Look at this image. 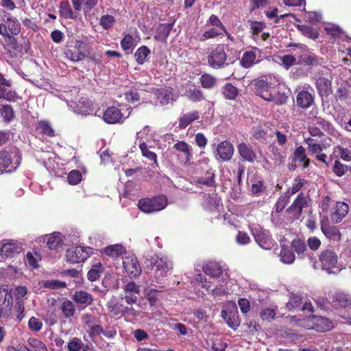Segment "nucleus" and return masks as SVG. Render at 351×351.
<instances>
[{"label": "nucleus", "instance_id": "obj_39", "mask_svg": "<svg viewBox=\"0 0 351 351\" xmlns=\"http://www.w3.org/2000/svg\"><path fill=\"white\" fill-rule=\"evenodd\" d=\"M221 93L225 99L234 100L239 95V90L231 83L228 82L222 87Z\"/></svg>", "mask_w": 351, "mask_h": 351}, {"label": "nucleus", "instance_id": "obj_64", "mask_svg": "<svg viewBox=\"0 0 351 351\" xmlns=\"http://www.w3.org/2000/svg\"><path fill=\"white\" fill-rule=\"evenodd\" d=\"M335 152H338L341 158L346 161L351 160V151L348 148H344L340 145H337L334 149Z\"/></svg>", "mask_w": 351, "mask_h": 351}, {"label": "nucleus", "instance_id": "obj_60", "mask_svg": "<svg viewBox=\"0 0 351 351\" xmlns=\"http://www.w3.org/2000/svg\"><path fill=\"white\" fill-rule=\"evenodd\" d=\"M115 23V19L113 16L109 14L103 15L99 21L100 25L104 29H108Z\"/></svg>", "mask_w": 351, "mask_h": 351}, {"label": "nucleus", "instance_id": "obj_20", "mask_svg": "<svg viewBox=\"0 0 351 351\" xmlns=\"http://www.w3.org/2000/svg\"><path fill=\"white\" fill-rule=\"evenodd\" d=\"M308 319L313 324L308 328H312L319 332H327L333 328L332 322L324 316L313 315L308 317Z\"/></svg>", "mask_w": 351, "mask_h": 351}, {"label": "nucleus", "instance_id": "obj_15", "mask_svg": "<svg viewBox=\"0 0 351 351\" xmlns=\"http://www.w3.org/2000/svg\"><path fill=\"white\" fill-rule=\"evenodd\" d=\"M252 84L255 94L265 101H268L274 90L272 84L263 80H256Z\"/></svg>", "mask_w": 351, "mask_h": 351}, {"label": "nucleus", "instance_id": "obj_40", "mask_svg": "<svg viewBox=\"0 0 351 351\" xmlns=\"http://www.w3.org/2000/svg\"><path fill=\"white\" fill-rule=\"evenodd\" d=\"M60 309L61 310L64 317L66 319L73 317L75 313V306L69 300L63 301L60 304Z\"/></svg>", "mask_w": 351, "mask_h": 351}, {"label": "nucleus", "instance_id": "obj_57", "mask_svg": "<svg viewBox=\"0 0 351 351\" xmlns=\"http://www.w3.org/2000/svg\"><path fill=\"white\" fill-rule=\"evenodd\" d=\"M302 304L301 296L297 294H292L289 302L287 303V308L289 310L300 308Z\"/></svg>", "mask_w": 351, "mask_h": 351}, {"label": "nucleus", "instance_id": "obj_11", "mask_svg": "<svg viewBox=\"0 0 351 351\" xmlns=\"http://www.w3.org/2000/svg\"><path fill=\"white\" fill-rule=\"evenodd\" d=\"M85 46V43L77 40L73 41V45H67L64 52L66 58L73 62L83 60L85 58V54L82 50L84 49Z\"/></svg>", "mask_w": 351, "mask_h": 351}, {"label": "nucleus", "instance_id": "obj_59", "mask_svg": "<svg viewBox=\"0 0 351 351\" xmlns=\"http://www.w3.org/2000/svg\"><path fill=\"white\" fill-rule=\"evenodd\" d=\"M27 343L34 351H48L45 344L37 339L29 338Z\"/></svg>", "mask_w": 351, "mask_h": 351}, {"label": "nucleus", "instance_id": "obj_46", "mask_svg": "<svg viewBox=\"0 0 351 351\" xmlns=\"http://www.w3.org/2000/svg\"><path fill=\"white\" fill-rule=\"evenodd\" d=\"M151 53L150 49L147 46L140 47L134 53V58L138 64H143L145 62L146 58Z\"/></svg>", "mask_w": 351, "mask_h": 351}, {"label": "nucleus", "instance_id": "obj_18", "mask_svg": "<svg viewBox=\"0 0 351 351\" xmlns=\"http://www.w3.org/2000/svg\"><path fill=\"white\" fill-rule=\"evenodd\" d=\"M332 306L336 310L348 309V312L351 311V298L343 292H337L331 300Z\"/></svg>", "mask_w": 351, "mask_h": 351}, {"label": "nucleus", "instance_id": "obj_62", "mask_svg": "<svg viewBox=\"0 0 351 351\" xmlns=\"http://www.w3.org/2000/svg\"><path fill=\"white\" fill-rule=\"evenodd\" d=\"M281 64L286 69L296 64V58L293 55H285L280 57Z\"/></svg>", "mask_w": 351, "mask_h": 351}, {"label": "nucleus", "instance_id": "obj_4", "mask_svg": "<svg viewBox=\"0 0 351 351\" xmlns=\"http://www.w3.org/2000/svg\"><path fill=\"white\" fill-rule=\"evenodd\" d=\"M167 205V200L165 195H157L152 198H143L138 202L141 210L145 213L160 211Z\"/></svg>", "mask_w": 351, "mask_h": 351}, {"label": "nucleus", "instance_id": "obj_1", "mask_svg": "<svg viewBox=\"0 0 351 351\" xmlns=\"http://www.w3.org/2000/svg\"><path fill=\"white\" fill-rule=\"evenodd\" d=\"M106 307L112 316L119 318L124 317L132 322L137 320L141 314V311L126 304L124 298L121 297L117 300L109 301L106 304Z\"/></svg>", "mask_w": 351, "mask_h": 351}, {"label": "nucleus", "instance_id": "obj_31", "mask_svg": "<svg viewBox=\"0 0 351 351\" xmlns=\"http://www.w3.org/2000/svg\"><path fill=\"white\" fill-rule=\"evenodd\" d=\"M199 112L197 110L184 114L179 119L178 128L180 130L185 129L193 121L199 119Z\"/></svg>", "mask_w": 351, "mask_h": 351}, {"label": "nucleus", "instance_id": "obj_24", "mask_svg": "<svg viewBox=\"0 0 351 351\" xmlns=\"http://www.w3.org/2000/svg\"><path fill=\"white\" fill-rule=\"evenodd\" d=\"M296 102L299 107L303 109H307L314 104L315 95L313 93H311L307 90H303L298 93Z\"/></svg>", "mask_w": 351, "mask_h": 351}, {"label": "nucleus", "instance_id": "obj_13", "mask_svg": "<svg viewBox=\"0 0 351 351\" xmlns=\"http://www.w3.org/2000/svg\"><path fill=\"white\" fill-rule=\"evenodd\" d=\"M260 54L261 50L257 47H253L252 50L244 51L239 60L241 66L245 69H249L261 61Z\"/></svg>", "mask_w": 351, "mask_h": 351}, {"label": "nucleus", "instance_id": "obj_54", "mask_svg": "<svg viewBox=\"0 0 351 351\" xmlns=\"http://www.w3.org/2000/svg\"><path fill=\"white\" fill-rule=\"evenodd\" d=\"M187 97L193 102H198L205 99L202 90L196 88L188 90Z\"/></svg>", "mask_w": 351, "mask_h": 351}, {"label": "nucleus", "instance_id": "obj_61", "mask_svg": "<svg viewBox=\"0 0 351 351\" xmlns=\"http://www.w3.org/2000/svg\"><path fill=\"white\" fill-rule=\"evenodd\" d=\"M82 178V175L79 170H72L67 176L68 182L72 185L79 184Z\"/></svg>", "mask_w": 351, "mask_h": 351}, {"label": "nucleus", "instance_id": "obj_50", "mask_svg": "<svg viewBox=\"0 0 351 351\" xmlns=\"http://www.w3.org/2000/svg\"><path fill=\"white\" fill-rule=\"evenodd\" d=\"M288 97L285 93L278 91L276 93L274 89L267 101L274 102L276 105H283L287 103Z\"/></svg>", "mask_w": 351, "mask_h": 351}, {"label": "nucleus", "instance_id": "obj_43", "mask_svg": "<svg viewBox=\"0 0 351 351\" xmlns=\"http://www.w3.org/2000/svg\"><path fill=\"white\" fill-rule=\"evenodd\" d=\"M199 83L202 88L210 89L217 84V79L208 73H204L199 78Z\"/></svg>", "mask_w": 351, "mask_h": 351}, {"label": "nucleus", "instance_id": "obj_23", "mask_svg": "<svg viewBox=\"0 0 351 351\" xmlns=\"http://www.w3.org/2000/svg\"><path fill=\"white\" fill-rule=\"evenodd\" d=\"M217 152L221 160H230L234 154L233 145L227 140L221 141L217 147Z\"/></svg>", "mask_w": 351, "mask_h": 351}, {"label": "nucleus", "instance_id": "obj_63", "mask_svg": "<svg viewBox=\"0 0 351 351\" xmlns=\"http://www.w3.org/2000/svg\"><path fill=\"white\" fill-rule=\"evenodd\" d=\"M83 346L82 340L77 337L70 339L67 345L68 351H80Z\"/></svg>", "mask_w": 351, "mask_h": 351}, {"label": "nucleus", "instance_id": "obj_48", "mask_svg": "<svg viewBox=\"0 0 351 351\" xmlns=\"http://www.w3.org/2000/svg\"><path fill=\"white\" fill-rule=\"evenodd\" d=\"M37 130L40 131V133L47 136L49 137L55 136V131L52 128L51 125L48 121H40L38 123Z\"/></svg>", "mask_w": 351, "mask_h": 351}, {"label": "nucleus", "instance_id": "obj_26", "mask_svg": "<svg viewBox=\"0 0 351 351\" xmlns=\"http://www.w3.org/2000/svg\"><path fill=\"white\" fill-rule=\"evenodd\" d=\"M349 211V206L344 202H337L334 210L330 214V219L332 221L338 223L342 221L343 217Z\"/></svg>", "mask_w": 351, "mask_h": 351}, {"label": "nucleus", "instance_id": "obj_14", "mask_svg": "<svg viewBox=\"0 0 351 351\" xmlns=\"http://www.w3.org/2000/svg\"><path fill=\"white\" fill-rule=\"evenodd\" d=\"M315 79V85L319 96L322 98L329 96L332 92V79L317 75Z\"/></svg>", "mask_w": 351, "mask_h": 351}, {"label": "nucleus", "instance_id": "obj_41", "mask_svg": "<svg viewBox=\"0 0 351 351\" xmlns=\"http://www.w3.org/2000/svg\"><path fill=\"white\" fill-rule=\"evenodd\" d=\"M297 28L302 35L312 40H315L319 36V32L311 26L306 25H298Z\"/></svg>", "mask_w": 351, "mask_h": 351}, {"label": "nucleus", "instance_id": "obj_27", "mask_svg": "<svg viewBox=\"0 0 351 351\" xmlns=\"http://www.w3.org/2000/svg\"><path fill=\"white\" fill-rule=\"evenodd\" d=\"M71 2L75 11L89 12L97 5L98 0H71Z\"/></svg>", "mask_w": 351, "mask_h": 351}, {"label": "nucleus", "instance_id": "obj_8", "mask_svg": "<svg viewBox=\"0 0 351 351\" xmlns=\"http://www.w3.org/2000/svg\"><path fill=\"white\" fill-rule=\"evenodd\" d=\"M227 60V54L223 44L217 45L208 53L207 61L208 65L213 69H219L223 66Z\"/></svg>", "mask_w": 351, "mask_h": 351}, {"label": "nucleus", "instance_id": "obj_32", "mask_svg": "<svg viewBox=\"0 0 351 351\" xmlns=\"http://www.w3.org/2000/svg\"><path fill=\"white\" fill-rule=\"evenodd\" d=\"M324 31L328 36L333 38L332 42L336 40H346L348 37L339 27L334 25L325 27Z\"/></svg>", "mask_w": 351, "mask_h": 351}, {"label": "nucleus", "instance_id": "obj_45", "mask_svg": "<svg viewBox=\"0 0 351 351\" xmlns=\"http://www.w3.org/2000/svg\"><path fill=\"white\" fill-rule=\"evenodd\" d=\"M206 177H199L197 179V182L200 184H204L207 186L216 187V183L215 181V173L213 171H207Z\"/></svg>", "mask_w": 351, "mask_h": 351}, {"label": "nucleus", "instance_id": "obj_35", "mask_svg": "<svg viewBox=\"0 0 351 351\" xmlns=\"http://www.w3.org/2000/svg\"><path fill=\"white\" fill-rule=\"evenodd\" d=\"M73 300L79 304L84 305V307L90 305L93 301L92 295L84 291H76L73 295Z\"/></svg>", "mask_w": 351, "mask_h": 351}, {"label": "nucleus", "instance_id": "obj_22", "mask_svg": "<svg viewBox=\"0 0 351 351\" xmlns=\"http://www.w3.org/2000/svg\"><path fill=\"white\" fill-rule=\"evenodd\" d=\"M173 149L182 154L184 158V165L189 166L193 159V149L184 141H178L173 146Z\"/></svg>", "mask_w": 351, "mask_h": 351}, {"label": "nucleus", "instance_id": "obj_55", "mask_svg": "<svg viewBox=\"0 0 351 351\" xmlns=\"http://www.w3.org/2000/svg\"><path fill=\"white\" fill-rule=\"evenodd\" d=\"M221 32H219L218 28L212 27L211 28L206 30L199 37V40L201 42H204L208 39H213L220 36L221 35Z\"/></svg>", "mask_w": 351, "mask_h": 351}, {"label": "nucleus", "instance_id": "obj_9", "mask_svg": "<svg viewBox=\"0 0 351 351\" xmlns=\"http://www.w3.org/2000/svg\"><path fill=\"white\" fill-rule=\"evenodd\" d=\"M320 228L324 235L330 241L339 242L341 239V233L338 226L331 223L327 216H323L320 220Z\"/></svg>", "mask_w": 351, "mask_h": 351}, {"label": "nucleus", "instance_id": "obj_5", "mask_svg": "<svg viewBox=\"0 0 351 351\" xmlns=\"http://www.w3.org/2000/svg\"><path fill=\"white\" fill-rule=\"evenodd\" d=\"M21 162V157L16 153L0 151V173H12L16 170Z\"/></svg>", "mask_w": 351, "mask_h": 351}, {"label": "nucleus", "instance_id": "obj_52", "mask_svg": "<svg viewBox=\"0 0 351 351\" xmlns=\"http://www.w3.org/2000/svg\"><path fill=\"white\" fill-rule=\"evenodd\" d=\"M292 251H294L299 256L304 254L306 251V246L304 241L300 239H295L291 243Z\"/></svg>", "mask_w": 351, "mask_h": 351}, {"label": "nucleus", "instance_id": "obj_17", "mask_svg": "<svg viewBox=\"0 0 351 351\" xmlns=\"http://www.w3.org/2000/svg\"><path fill=\"white\" fill-rule=\"evenodd\" d=\"M155 270V277L158 280H162L167 276L168 271L172 269L171 263L166 258L157 257L153 263Z\"/></svg>", "mask_w": 351, "mask_h": 351}, {"label": "nucleus", "instance_id": "obj_47", "mask_svg": "<svg viewBox=\"0 0 351 351\" xmlns=\"http://www.w3.org/2000/svg\"><path fill=\"white\" fill-rule=\"evenodd\" d=\"M171 25L169 23H161L157 29V33L154 36L156 40H165L169 35Z\"/></svg>", "mask_w": 351, "mask_h": 351}, {"label": "nucleus", "instance_id": "obj_34", "mask_svg": "<svg viewBox=\"0 0 351 351\" xmlns=\"http://www.w3.org/2000/svg\"><path fill=\"white\" fill-rule=\"evenodd\" d=\"M13 298L11 291L5 286L0 287V305L5 309H10L12 306Z\"/></svg>", "mask_w": 351, "mask_h": 351}, {"label": "nucleus", "instance_id": "obj_2", "mask_svg": "<svg viewBox=\"0 0 351 351\" xmlns=\"http://www.w3.org/2000/svg\"><path fill=\"white\" fill-rule=\"evenodd\" d=\"M319 263L322 269L328 274H337L341 270L338 255L332 249H326L320 252Z\"/></svg>", "mask_w": 351, "mask_h": 351}, {"label": "nucleus", "instance_id": "obj_30", "mask_svg": "<svg viewBox=\"0 0 351 351\" xmlns=\"http://www.w3.org/2000/svg\"><path fill=\"white\" fill-rule=\"evenodd\" d=\"M47 237V246L51 250H57L58 247L63 245V239L60 232H53Z\"/></svg>", "mask_w": 351, "mask_h": 351}, {"label": "nucleus", "instance_id": "obj_3", "mask_svg": "<svg viewBox=\"0 0 351 351\" xmlns=\"http://www.w3.org/2000/svg\"><path fill=\"white\" fill-rule=\"evenodd\" d=\"M21 30V23L15 16L5 12L0 23V34L2 36L11 38V36L18 35Z\"/></svg>", "mask_w": 351, "mask_h": 351}, {"label": "nucleus", "instance_id": "obj_6", "mask_svg": "<svg viewBox=\"0 0 351 351\" xmlns=\"http://www.w3.org/2000/svg\"><path fill=\"white\" fill-rule=\"evenodd\" d=\"M309 197L303 193H299L292 204L287 208L286 213L291 221L298 220L302 216L303 209L308 206Z\"/></svg>", "mask_w": 351, "mask_h": 351}, {"label": "nucleus", "instance_id": "obj_37", "mask_svg": "<svg viewBox=\"0 0 351 351\" xmlns=\"http://www.w3.org/2000/svg\"><path fill=\"white\" fill-rule=\"evenodd\" d=\"M293 161L302 162L303 169H306L309 166L310 160L307 158L305 149L302 146H299L295 149L293 155Z\"/></svg>", "mask_w": 351, "mask_h": 351}, {"label": "nucleus", "instance_id": "obj_7", "mask_svg": "<svg viewBox=\"0 0 351 351\" xmlns=\"http://www.w3.org/2000/svg\"><path fill=\"white\" fill-rule=\"evenodd\" d=\"M93 254V247L76 246L66 250V259L71 263H80L84 262Z\"/></svg>", "mask_w": 351, "mask_h": 351}, {"label": "nucleus", "instance_id": "obj_53", "mask_svg": "<svg viewBox=\"0 0 351 351\" xmlns=\"http://www.w3.org/2000/svg\"><path fill=\"white\" fill-rule=\"evenodd\" d=\"M0 114L7 122H10L14 118V110L10 105H0Z\"/></svg>", "mask_w": 351, "mask_h": 351}, {"label": "nucleus", "instance_id": "obj_10", "mask_svg": "<svg viewBox=\"0 0 351 351\" xmlns=\"http://www.w3.org/2000/svg\"><path fill=\"white\" fill-rule=\"evenodd\" d=\"M221 317L233 330H237L240 325L237 306L234 303H229L223 308L221 311Z\"/></svg>", "mask_w": 351, "mask_h": 351}, {"label": "nucleus", "instance_id": "obj_28", "mask_svg": "<svg viewBox=\"0 0 351 351\" xmlns=\"http://www.w3.org/2000/svg\"><path fill=\"white\" fill-rule=\"evenodd\" d=\"M101 252L102 254L114 258L125 254L126 253V249L122 244L117 243L108 245Z\"/></svg>", "mask_w": 351, "mask_h": 351}, {"label": "nucleus", "instance_id": "obj_42", "mask_svg": "<svg viewBox=\"0 0 351 351\" xmlns=\"http://www.w3.org/2000/svg\"><path fill=\"white\" fill-rule=\"evenodd\" d=\"M280 261L285 264H291L295 261V255L292 250L283 245L280 252Z\"/></svg>", "mask_w": 351, "mask_h": 351}, {"label": "nucleus", "instance_id": "obj_12", "mask_svg": "<svg viewBox=\"0 0 351 351\" xmlns=\"http://www.w3.org/2000/svg\"><path fill=\"white\" fill-rule=\"evenodd\" d=\"M252 234L257 244L264 250H270L274 245V241L267 230L261 228L254 229Z\"/></svg>", "mask_w": 351, "mask_h": 351}, {"label": "nucleus", "instance_id": "obj_49", "mask_svg": "<svg viewBox=\"0 0 351 351\" xmlns=\"http://www.w3.org/2000/svg\"><path fill=\"white\" fill-rule=\"evenodd\" d=\"M15 253L17 249L12 243H4L0 248V256L3 258L13 256Z\"/></svg>", "mask_w": 351, "mask_h": 351}, {"label": "nucleus", "instance_id": "obj_56", "mask_svg": "<svg viewBox=\"0 0 351 351\" xmlns=\"http://www.w3.org/2000/svg\"><path fill=\"white\" fill-rule=\"evenodd\" d=\"M277 313V308H267L260 312V317L263 321L271 322L274 319Z\"/></svg>", "mask_w": 351, "mask_h": 351}, {"label": "nucleus", "instance_id": "obj_36", "mask_svg": "<svg viewBox=\"0 0 351 351\" xmlns=\"http://www.w3.org/2000/svg\"><path fill=\"white\" fill-rule=\"evenodd\" d=\"M289 193V191L284 193L278 198L274 208V210L273 213H274V215L280 214L290 202L291 196Z\"/></svg>", "mask_w": 351, "mask_h": 351}, {"label": "nucleus", "instance_id": "obj_51", "mask_svg": "<svg viewBox=\"0 0 351 351\" xmlns=\"http://www.w3.org/2000/svg\"><path fill=\"white\" fill-rule=\"evenodd\" d=\"M139 148L141 149V154L143 157L146 158L149 160L154 162V164L157 165V155L156 153L149 151L147 144L145 142L141 143L139 145Z\"/></svg>", "mask_w": 351, "mask_h": 351}, {"label": "nucleus", "instance_id": "obj_33", "mask_svg": "<svg viewBox=\"0 0 351 351\" xmlns=\"http://www.w3.org/2000/svg\"><path fill=\"white\" fill-rule=\"evenodd\" d=\"M203 271L213 278H218L222 274V269L218 263L210 261L203 266Z\"/></svg>", "mask_w": 351, "mask_h": 351}, {"label": "nucleus", "instance_id": "obj_19", "mask_svg": "<svg viewBox=\"0 0 351 351\" xmlns=\"http://www.w3.org/2000/svg\"><path fill=\"white\" fill-rule=\"evenodd\" d=\"M104 121L108 124L123 123L125 119L121 110L115 106L106 109L103 114Z\"/></svg>", "mask_w": 351, "mask_h": 351}, {"label": "nucleus", "instance_id": "obj_25", "mask_svg": "<svg viewBox=\"0 0 351 351\" xmlns=\"http://www.w3.org/2000/svg\"><path fill=\"white\" fill-rule=\"evenodd\" d=\"M237 150L239 156L245 161L253 163L256 158V155L252 147L245 143H241L237 145Z\"/></svg>", "mask_w": 351, "mask_h": 351}, {"label": "nucleus", "instance_id": "obj_16", "mask_svg": "<svg viewBox=\"0 0 351 351\" xmlns=\"http://www.w3.org/2000/svg\"><path fill=\"white\" fill-rule=\"evenodd\" d=\"M123 266L130 277L138 276L141 273V267L135 256H125L123 261Z\"/></svg>", "mask_w": 351, "mask_h": 351}, {"label": "nucleus", "instance_id": "obj_29", "mask_svg": "<svg viewBox=\"0 0 351 351\" xmlns=\"http://www.w3.org/2000/svg\"><path fill=\"white\" fill-rule=\"evenodd\" d=\"M77 11H73L71 9L69 2L66 1H62L60 3L59 5V14L62 18L65 19H75L77 17Z\"/></svg>", "mask_w": 351, "mask_h": 351}, {"label": "nucleus", "instance_id": "obj_58", "mask_svg": "<svg viewBox=\"0 0 351 351\" xmlns=\"http://www.w3.org/2000/svg\"><path fill=\"white\" fill-rule=\"evenodd\" d=\"M207 26H212L220 29L222 31H226V27L220 21L219 17L215 14H211L206 22Z\"/></svg>", "mask_w": 351, "mask_h": 351}, {"label": "nucleus", "instance_id": "obj_21", "mask_svg": "<svg viewBox=\"0 0 351 351\" xmlns=\"http://www.w3.org/2000/svg\"><path fill=\"white\" fill-rule=\"evenodd\" d=\"M331 138H324L320 140L319 143H317L315 138L308 137L305 139V143L308 145L309 152L313 154H317L322 152L324 149H327L330 146Z\"/></svg>", "mask_w": 351, "mask_h": 351}, {"label": "nucleus", "instance_id": "obj_44", "mask_svg": "<svg viewBox=\"0 0 351 351\" xmlns=\"http://www.w3.org/2000/svg\"><path fill=\"white\" fill-rule=\"evenodd\" d=\"M103 271L104 268L101 263H97L93 265L91 269L88 271L87 278L90 281H95L100 278Z\"/></svg>", "mask_w": 351, "mask_h": 351}, {"label": "nucleus", "instance_id": "obj_38", "mask_svg": "<svg viewBox=\"0 0 351 351\" xmlns=\"http://www.w3.org/2000/svg\"><path fill=\"white\" fill-rule=\"evenodd\" d=\"M154 95L162 105H167L169 103L171 96L172 95V88H157L154 91Z\"/></svg>", "mask_w": 351, "mask_h": 351}]
</instances>
